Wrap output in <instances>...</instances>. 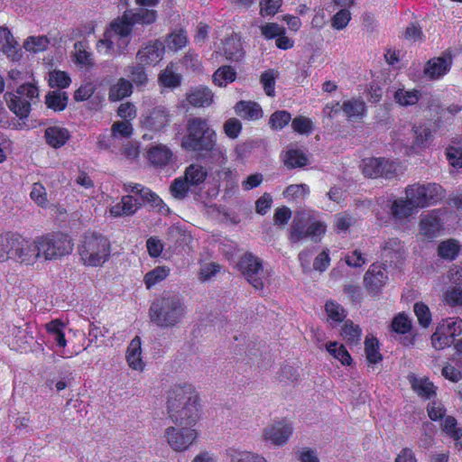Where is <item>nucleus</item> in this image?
I'll list each match as a JSON object with an SVG mask.
<instances>
[{
  "mask_svg": "<svg viewBox=\"0 0 462 462\" xmlns=\"http://www.w3.org/2000/svg\"><path fill=\"white\" fill-rule=\"evenodd\" d=\"M171 420L177 426L197 427L201 417L199 397L190 383L175 385L168 400Z\"/></svg>",
  "mask_w": 462,
  "mask_h": 462,
  "instance_id": "nucleus-1",
  "label": "nucleus"
},
{
  "mask_svg": "<svg viewBox=\"0 0 462 462\" xmlns=\"http://www.w3.org/2000/svg\"><path fill=\"white\" fill-rule=\"evenodd\" d=\"M151 321L160 328H172L181 322L186 307L178 293L165 291L156 298L149 310Z\"/></svg>",
  "mask_w": 462,
  "mask_h": 462,
  "instance_id": "nucleus-2",
  "label": "nucleus"
},
{
  "mask_svg": "<svg viewBox=\"0 0 462 462\" xmlns=\"http://www.w3.org/2000/svg\"><path fill=\"white\" fill-rule=\"evenodd\" d=\"M432 141L433 132L425 124L415 125L411 129H398L393 136V148L405 155L420 153Z\"/></svg>",
  "mask_w": 462,
  "mask_h": 462,
  "instance_id": "nucleus-3",
  "label": "nucleus"
},
{
  "mask_svg": "<svg viewBox=\"0 0 462 462\" xmlns=\"http://www.w3.org/2000/svg\"><path fill=\"white\" fill-rule=\"evenodd\" d=\"M134 24L130 19L125 18V14L111 23L103 38L97 42V52L105 56L120 54L130 42Z\"/></svg>",
  "mask_w": 462,
  "mask_h": 462,
  "instance_id": "nucleus-4",
  "label": "nucleus"
},
{
  "mask_svg": "<svg viewBox=\"0 0 462 462\" xmlns=\"http://www.w3.org/2000/svg\"><path fill=\"white\" fill-rule=\"evenodd\" d=\"M216 142L217 134L206 119L192 117L188 120L186 133L181 139L184 150L204 154V150H211Z\"/></svg>",
  "mask_w": 462,
  "mask_h": 462,
  "instance_id": "nucleus-5",
  "label": "nucleus"
},
{
  "mask_svg": "<svg viewBox=\"0 0 462 462\" xmlns=\"http://www.w3.org/2000/svg\"><path fill=\"white\" fill-rule=\"evenodd\" d=\"M80 261L85 266H102L110 256L109 241L103 236L95 233L86 234L78 245Z\"/></svg>",
  "mask_w": 462,
  "mask_h": 462,
  "instance_id": "nucleus-6",
  "label": "nucleus"
},
{
  "mask_svg": "<svg viewBox=\"0 0 462 462\" xmlns=\"http://www.w3.org/2000/svg\"><path fill=\"white\" fill-rule=\"evenodd\" d=\"M326 229L327 226L317 219L316 212L310 209L299 210L291 226L290 239L297 243L310 237L314 242H318L326 233Z\"/></svg>",
  "mask_w": 462,
  "mask_h": 462,
  "instance_id": "nucleus-7",
  "label": "nucleus"
},
{
  "mask_svg": "<svg viewBox=\"0 0 462 462\" xmlns=\"http://www.w3.org/2000/svg\"><path fill=\"white\" fill-rule=\"evenodd\" d=\"M8 108L19 118H27L31 113L32 106L39 98L38 83L34 79L21 84L14 91L5 94Z\"/></svg>",
  "mask_w": 462,
  "mask_h": 462,
  "instance_id": "nucleus-8",
  "label": "nucleus"
},
{
  "mask_svg": "<svg viewBox=\"0 0 462 462\" xmlns=\"http://www.w3.org/2000/svg\"><path fill=\"white\" fill-rule=\"evenodd\" d=\"M41 259L52 261L69 254L73 250L70 237L65 234H48L36 237Z\"/></svg>",
  "mask_w": 462,
  "mask_h": 462,
  "instance_id": "nucleus-9",
  "label": "nucleus"
},
{
  "mask_svg": "<svg viewBox=\"0 0 462 462\" xmlns=\"http://www.w3.org/2000/svg\"><path fill=\"white\" fill-rule=\"evenodd\" d=\"M199 430L194 426H170L163 431V439L169 448L178 453L189 450L198 442Z\"/></svg>",
  "mask_w": 462,
  "mask_h": 462,
  "instance_id": "nucleus-10",
  "label": "nucleus"
},
{
  "mask_svg": "<svg viewBox=\"0 0 462 462\" xmlns=\"http://www.w3.org/2000/svg\"><path fill=\"white\" fill-rule=\"evenodd\" d=\"M405 196L419 208L437 203L443 197L441 186L436 183L409 185L405 189Z\"/></svg>",
  "mask_w": 462,
  "mask_h": 462,
  "instance_id": "nucleus-11",
  "label": "nucleus"
},
{
  "mask_svg": "<svg viewBox=\"0 0 462 462\" xmlns=\"http://www.w3.org/2000/svg\"><path fill=\"white\" fill-rule=\"evenodd\" d=\"M238 268L247 282L255 289L263 288L265 273L261 260L252 254H245L238 262Z\"/></svg>",
  "mask_w": 462,
  "mask_h": 462,
  "instance_id": "nucleus-12",
  "label": "nucleus"
},
{
  "mask_svg": "<svg viewBox=\"0 0 462 462\" xmlns=\"http://www.w3.org/2000/svg\"><path fill=\"white\" fill-rule=\"evenodd\" d=\"M361 170L367 178L393 179L396 174V162L384 158H365L362 161Z\"/></svg>",
  "mask_w": 462,
  "mask_h": 462,
  "instance_id": "nucleus-13",
  "label": "nucleus"
},
{
  "mask_svg": "<svg viewBox=\"0 0 462 462\" xmlns=\"http://www.w3.org/2000/svg\"><path fill=\"white\" fill-rule=\"evenodd\" d=\"M40 253L36 237L29 239L18 235L14 263L22 266H33L39 260Z\"/></svg>",
  "mask_w": 462,
  "mask_h": 462,
  "instance_id": "nucleus-14",
  "label": "nucleus"
},
{
  "mask_svg": "<svg viewBox=\"0 0 462 462\" xmlns=\"http://www.w3.org/2000/svg\"><path fill=\"white\" fill-rule=\"evenodd\" d=\"M161 0H134L139 7L128 10L124 13L125 19H130L134 23L148 25L153 23L157 19L155 7Z\"/></svg>",
  "mask_w": 462,
  "mask_h": 462,
  "instance_id": "nucleus-15",
  "label": "nucleus"
},
{
  "mask_svg": "<svg viewBox=\"0 0 462 462\" xmlns=\"http://www.w3.org/2000/svg\"><path fill=\"white\" fill-rule=\"evenodd\" d=\"M170 122L168 110L162 106L153 107L142 114L140 117L141 127L153 134L162 132Z\"/></svg>",
  "mask_w": 462,
  "mask_h": 462,
  "instance_id": "nucleus-16",
  "label": "nucleus"
},
{
  "mask_svg": "<svg viewBox=\"0 0 462 462\" xmlns=\"http://www.w3.org/2000/svg\"><path fill=\"white\" fill-rule=\"evenodd\" d=\"M293 428L286 420L274 421L267 425L263 431V438L265 441L274 446H283L291 436Z\"/></svg>",
  "mask_w": 462,
  "mask_h": 462,
  "instance_id": "nucleus-17",
  "label": "nucleus"
},
{
  "mask_svg": "<svg viewBox=\"0 0 462 462\" xmlns=\"http://www.w3.org/2000/svg\"><path fill=\"white\" fill-rule=\"evenodd\" d=\"M65 324L59 319L51 320L46 324V330L52 341L56 344V353L63 358H71L78 356L79 351L66 349L67 340L65 338Z\"/></svg>",
  "mask_w": 462,
  "mask_h": 462,
  "instance_id": "nucleus-18",
  "label": "nucleus"
},
{
  "mask_svg": "<svg viewBox=\"0 0 462 462\" xmlns=\"http://www.w3.org/2000/svg\"><path fill=\"white\" fill-rule=\"evenodd\" d=\"M388 275L384 267L373 263L364 276V285L371 293H378L385 285Z\"/></svg>",
  "mask_w": 462,
  "mask_h": 462,
  "instance_id": "nucleus-19",
  "label": "nucleus"
},
{
  "mask_svg": "<svg viewBox=\"0 0 462 462\" xmlns=\"http://www.w3.org/2000/svg\"><path fill=\"white\" fill-rule=\"evenodd\" d=\"M442 230L443 223L439 211L433 210L421 216L420 221V234L423 237L427 239L435 238L441 234Z\"/></svg>",
  "mask_w": 462,
  "mask_h": 462,
  "instance_id": "nucleus-20",
  "label": "nucleus"
},
{
  "mask_svg": "<svg viewBox=\"0 0 462 462\" xmlns=\"http://www.w3.org/2000/svg\"><path fill=\"white\" fill-rule=\"evenodd\" d=\"M141 203L133 196L125 195L121 200L107 208L109 217L113 218L130 217L136 213L140 208Z\"/></svg>",
  "mask_w": 462,
  "mask_h": 462,
  "instance_id": "nucleus-21",
  "label": "nucleus"
},
{
  "mask_svg": "<svg viewBox=\"0 0 462 462\" xmlns=\"http://www.w3.org/2000/svg\"><path fill=\"white\" fill-rule=\"evenodd\" d=\"M164 45L161 41H153L143 47L137 52V59L142 64L155 65L161 61L164 55Z\"/></svg>",
  "mask_w": 462,
  "mask_h": 462,
  "instance_id": "nucleus-22",
  "label": "nucleus"
},
{
  "mask_svg": "<svg viewBox=\"0 0 462 462\" xmlns=\"http://www.w3.org/2000/svg\"><path fill=\"white\" fill-rule=\"evenodd\" d=\"M452 58L449 53L431 59L428 61L424 73L430 79H436L445 75L451 67Z\"/></svg>",
  "mask_w": 462,
  "mask_h": 462,
  "instance_id": "nucleus-23",
  "label": "nucleus"
},
{
  "mask_svg": "<svg viewBox=\"0 0 462 462\" xmlns=\"http://www.w3.org/2000/svg\"><path fill=\"white\" fill-rule=\"evenodd\" d=\"M186 100L194 107H206L213 104L214 94L208 87L199 86L188 91Z\"/></svg>",
  "mask_w": 462,
  "mask_h": 462,
  "instance_id": "nucleus-24",
  "label": "nucleus"
},
{
  "mask_svg": "<svg viewBox=\"0 0 462 462\" xmlns=\"http://www.w3.org/2000/svg\"><path fill=\"white\" fill-rule=\"evenodd\" d=\"M125 359L131 369L138 372L143 370L145 365L142 356V343L139 337L131 340L126 349Z\"/></svg>",
  "mask_w": 462,
  "mask_h": 462,
  "instance_id": "nucleus-25",
  "label": "nucleus"
},
{
  "mask_svg": "<svg viewBox=\"0 0 462 462\" xmlns=\"http://www.w3.org/2000/svg\"><path fill=\"white\" fill-rule=\"evenodd\" d=\"M0 51L12 60H18L21 58L16 41L11 32L3 26H0Z\"/></svg>",
  "mask_w": 462,
  "mask_h": 462,
  "instance_id": "nucleus-26",
  "label": "nucleus"
},
{
  "mask_svg": "<svg viewBox=\"0 0 462 462\" xmlns=\"http://www.w3.org/2000/svg\"><path fill=\"white\" fill-rule=\"evenodd\" d=\"M46 143L52 148L58 149L65 145L70 137L69 130L60 125L49 126L45 129Z\"/></svg>",
  "mask_w": 462,
  "mask_h": 462,
  "instance_id": "nucleus-27",
  "label": "nucleus"
},
{
  "mask_svg": "<svg viewBox=\"0 0 462 462\" xmlns=\"http://www.w3.org/2000/svg\"><path fill=\"white\" fill-rule=\"evenodd\" d=\"M181 79L177 64L171 62L159 74L158 82L163 88L173 89L181 84Z\"/></svg>",
  "mask_w": 462,
  "mask_h": 462,
  "instance_id": "nucleus-28",
  "label": "nucleus"
},
{
  "mask_svg": "<svg viewBox=\"0 0 462 462\" xmlns=\"http://www.w3.org/2000/svg\"><path fill=\"white\" fill-rule=\"evenodd\" d=\"M391 214L395 220H402L418 211L417 208L405 196V199H397L389 203Z\"/></svg>",
  "mask_w": 462,
  "mask_h": 462,
  "instance_id": "nucleus-29",
  "label": "nucleus"
},
{
  "mask_svg": "<svg viewBox=\"0 0 462 462\" xmlns=\"http://www.w3.org/2000/svg\"><path fill=\"white\" fill-rule=\"evenodd\" d=\"M237 116L247 120H257L263 117V112L259 104L253 101H239L235 106Z\"/></svg>",
  "mask_w": 462,
  "mask_h": 462,
  "instance_id": "nucleus-30",
  "label": "nucleus"
},
{
  "mask_svg": "<svg viewBox=\"0 0 462 462\" xmlns=\"http://www.w3.org/2000/svg\"><path fill=\"white\" fill-rule=\"evenodd\" d=\"M171 274V268L166 265H158L147 272L143 276V284L147 290H152L164 282Z\"/></svg>",
  "mask_w": 462,
  "mask_h": 462,
  "instance_id": "nucleus-31",
  "label": "nucleus"
},
{
  "mask_svg": "<svg viewBox=\"0 0 462 462\" xmlns=\"http://www.w3.org/2000/svg\"><path fill=\"white\" fill-rule=\"evenodd\" d=\"M17 238V234H4L0 236V263L14 261Z\"/></svg>",
  "mask_w": 462,
  "mask_h": 462,
  "instance_id": "nucleus-32",
  "label": "nucleus"
},
{
  "mask_svg": "<svg viewBox=\"0 0 462 462\" xmlns=\"http://www.w3.org/2000/svg\"><path fill=\"white\" fill-rule=\"evenodd\" d=\"M226 455L230 462H268L263 455L239 448H228Z\"/></svg>",
  "mask_w": 462,
  "mask_h": 462,
  "instance_id": "nucleus-33",
  "label": "nucleus"
},
{
  "mask_svg": "<svg viewBox=\"0 0 462 462\" xmlns=\"http://www.w3.org/2000/svg\"><path fill=\"white\" fill-rule=\"evenodd\" d=\"M183 176L193 188H198L205 182L208 177V170L205 166L194 162L185 169Z\"/></svg>",
  "mask_w": 462,
  "mask_h": 462,
  "instance_id": "nucleus-34",
  "label": "nucleus"
},
{
  "mask_svg": "<svg viewBox=\"0 0 462 462\" xmlns=\"http://www.w3.org/2000/svg\"><path fill=\"white\" fill-rule=\"evenodd\" d=\"M341 109L348 120L356 122L363 118L365 114V103L358 98L346 100L341 106Z\"/></svg>",
  "mask_w": 462,
  "mask_h": 462,
  "instance_id": "nucleus-35",
  "label": "nucleus"
},
{
  "mask_svg": "<svg viewBox=\"0 0 462 462\" xmlns=\"http://www.w3.org/2000/svg\"><path fill=\"white\" fill-rule=\"evenodd\" d=\"M172 152L164 144H156L148 151V160L155 166H164L171 161Z\"/></svg>",
  "mask_w": 462,
  "mask_h": 462,
  "instance_id": "nucleus-36",
  "label": "nucleus"
},
{
  "mask_svg": "<svg viewBox=\"0 0 462 462\" xmlns=\"http://www.w3.org/2000/svg\"><path fill=\"white\" fill-rule=\"evenodd\" d=\"M441 333L444 332L453 341L456 337L462 334V319L459 318H447L437 327Z\"/></svg>",
  "mask_w": 462,
  "mask_h": 462,
  "instance_id": "nucleus-37",
  "label": "nucleus"
},
{
  "mask_svg": "<svg viewBox=\"0 0 462 462\" xmlns=\"http://www.w3.org/2000/svg\"><path fill=\"white\" fill-rule=\"evenodd\" d=\"M133 92V86L130 81L120 79L115 85L110 88L109 99L111 101H118L129 97Z\"/></svg>",
  "mask_w": 462,
  "mask_h": 462,
  "instance_id": "nucleus-38",
  "label": "nucleus"
},
{
  "mask_svg": "<svg viewBox=\"0 0 462 462\" xmlns=\"http://www.w3.org/2000/svg\"><path fill=\"white\" fill-rule=\"evenodd\" d=\"M223 51L227 60L234 61L241 60L244 56L242 43L240 40L236 37L228 38L225 41Z\"/></svg>",
  "mask_w": 462,
  "mask_h": 462,
  "instance_id": "nucleus-39",
  "label": "nucleus"
},
{
  "mask_svg": "<svg viewBox=\"0 0 462 462\" xmlns=\"http://www.w3.org/2000/svg\"><path fill=\"white\" fill-rule=\"evenodd\" d=\"M50 40L45 35L29 36L23 42V47L26 51L37 53L47 50Z\"/></svg>",
  "mask_w": 462,
  "mask_h": 462,
  "instance_id": "nucleus-40",
  "label": "nucleus"
},
{
  "mask_svg": "<svg viewBox=\"0 0 462 462\" xmlns=\"http://www.w3.org/2000/svg\"><path fill=\"white\" fill-rule=\"evenodd\" d=\"M327 351L337 360L344 365H349L352 358L346 347L337 341L328 342L326 344Z\"/></svg>",
  "mask_w": 462,
  "mask_h": 462,
  "instance_id": "nucleus-41",
  "label": "nucleus"
},
{
  "mask_svg": "<svg viewBox=\"0 0 462 462\" xmlns=\"http://www.w3.org/2000/svg\"><path fill=\"white\" fill-rule=\"evenodd\" d=\"M236 79V70L230 66H222L213 74V82L218 87H226Z\"/></svg>",
  "mask_w": 462,
  "mask_h": 462,
  "instance_id": "nucleus-42",
  "label": "nucleus"
},
{
  "mask_svg": "<svg viewBox=\"0 0 462 462\" xmlns=\"http://www.w3.org/2000/svg\"><path fill=\"white\" fill-rule=\"evenodd\" d=\"M413 390L421 397L430 398L435 394V386L426 377H412L411 380Z\"/></svg>",
  "mask_w": 462,
  "mask_h": 462,
  "instance_id": "nucleus-43",
  "label": "nucleus"
},
{
  "mask_svg": "<svg viewBox=\"0 0 462 462\" xmlns=\"http://www.w3.org/2000/svg\"><path fill=\"white\" fill-rule=\"evenodd\" d=\"M394 100L402 106H408L415 105L420 97V93L416 89L406 90L404 88H399L394 93Z\"/></svg>",
  "mask_w": 462,
  "mask_h": 462,
  "instance_id": "nucleus-44",
  "label": "nucleus"
},
{
  "mask_svg": "<svg viewBox=\"0 0 462 462\" xmlns=\"http://www.w3.org/2000/svg\"><path fill=\"white\" fill-rule=\"evenodd\" d=\"M310 193V187L307 184L289 185L282 192L283 198L287 200H302Z\"/></svg>",
  "mask_w": 462,
  "mask_h": 462,
  "instance_id": "nucleus-45",
  "label": "nucleus"
},
{
  "mask_svg": "<svg viewBox=\"0 0 462 462\" xmlns=\"http://www.w3.org/2000/svg\"><path fill=\"white\" fill-rule=\"evenodd\" d=\"M325 310L328 315V320L331 324H338L342 322L346 317L344 308L333 300L327 301Z\"/></svg>",
  "mask_w": 462,
  "mask_h": 462,
  "instance_id": "nucleus-46",
  "label": "nucleus"
},
{
  "mask_svg": "<svg viewBox=\"0 0 462 462\" xmlns=\"http://www.w3.org/2000/svg\"><path fill=\"white\" fill-rule=\"evenodd\" d=\"M362 331L358 325L346 320L342 328L341 336L348 343L356 345L361 340Z\"/></svg>",
  "mask_w": 462,
  "mask_h": 462,
  "instance_id": "nucleus-47",
  "label": "nucleus"
},
{
  "mask_svg": "<svg viewBox=\"0 0 462 462\" xmlns=\"http://www.w3.org/2000/svg\"><path fill=\"white\" fill-rule=\"evenodd\" d=\"M193 188L184 176L176 178L170 186L171 194L177 199H183L187 197L190 189Z\"/></svg>",
  "mask_w": 462,
  "mask_h": 462,
  "instance_id": "nucleus-48",
  "label": "nucleus"
},
{
  "mask_svg": "<svg viewBox=\"0 0 462 462\" xmlns=\"http://www.w3.org/2000/svg\"><path fill=\"white\" fill-rule=\"evenodd\" d=\"M68 96L66 93L52 91L45 97L47 106L54 111H62L67 106Z\"/></svg>",
  "mask_w": 462,
  "mask_h": 462,
  "instance_id": "nucleus-49",
  "label": "nucleus"
},
{
  "mask_svg": "<svg viewBox=\"0 0 462 462\" xmlns=\"http://www.w3.org/2000/svg\"><path fill=\"white\" fill-rule=\"evenodd\" d=\"M284 163L289 168L302 167L308 163V158L301 150L290 149L286 152Z\"/></svg>",
  "mask_w": 462,
  "mask_h": 462,
  "instance_id": "nucleus-50",
  "label": "nucleus"
},
{
  "mask_svg": "<svg viewBox=\"0 0 462 462\" xmlns=\"http://www.w3.org/2000/svg\"><path fill=\"white\" fill-rule=\"evenodd\" d=\"M88 49V46L86 42H78L74 44V57L76 63L85 67L92 65L91 53Z\"/></svg>",
  "mask_w": 462,
  "mask_h": 462,
  "instance_id": "nucleus-51",
  "label": "nucleus"
},
{
  "mask_svg": "<svg viewBox=\"0 0 462 462\" xmlns=\"http://www.w3.org/2000/svg\"><path fill=\"white\" fill-rule=\"evenodd\" d=\"M459 252V245L454 239H448L439 244L438 254L443 259L453 260Z\"/></svg>",
  "mask_w": 462,
  "mask_h": 462,
  "instance_id": "nucleus-52",
  "label": "nucleus"
},
{
  "mask_svg": "<svg viewBox=\"0 0 462 462\" xmlns=\"http://www.w3.org/2000/svg\"><path fill=\"white\" fill-rule=\"evenodd\" d=\"M134 134V127L130 121H116L111 126V136L113 139L130 138Z\"/></svg>",
  "mask_w": 462,
  "mask_h": 462,
  "instance_id": "nucleus-53",
  "label": "nucleus"
},
{
  "mask_svg": "<svg viewBox=\"0 0 462 462\" xmlns=\"http://www.w3.org/2000/svg\"><path fill=\"white\" fill-rule=\"evenodd\" d=\"M365 351L366 359L370 364H377L382 360V355L379 352L378 340L374 337H366L365 341Z\"/></svg>",
  "mask_w": 462,
  "mask_h": 462,
  "instance_id": "nucleus-54",
  "label": "nucleus"
},
{
  "mask_svg": "<svg viewBox=\"0 0 462 462\" xmlns=\"http://www.w3.org/2000/svg\"><path fill=\"white\" fill-rule=\"evenodd\" d=\"M291 121V115L286 110L273 113L269 119V125L274 131L283 129Z\"/></svg>",
  "mask_w": 462,
  "mask_h": 462,
  "instance_id": "nucleus-55",
  "label": "nucleus"
},
{
  "mask_svg": "<svg viewBox=\"0 0 462 462\" xmlns=\"http://www.w3.org/2000/svg\"><path fill=\"white\" fill-rule=\"evenodd\" d=\"M48 82L51 88H66L70 85L71 79L67 72L54 69L50 71Z\"/></svg>",
  "mask_w": 462,
  "mask_h": 462,
  "instance_id": "nucleus-56",
  "label": "nucleus"
},
{
  "mask_svg": "<svg viewBox=\"0 0 462 462\" xmlns=\"http://www.w3.org/2000/svg\"><path fill=\"white\" fill-rule=\"evenodd\" d=\"M441 427L442 431L452 439L458 440L462 438V428L457 425V421L454 417H445Z\"/></svg>",
  "mask_w": 462,
  "mask_h": 462,
  "instance_id": "nucleus-57",
  "label": "nucleus"
},
{
  "mask_svg": "<svg viewBox=\"0 0 462 462\" xmlns=\"http://www.w3.org/2000/svg\"><path fill=\"white\" fill-rule=\"evenodd\" d=\"M352 19L351 12L345 8L339 9L331 18V27L335 30H344Z\"/></svg>",
  "mask_w": 462,
  "mask_h": 462,
  "instance_id": "nucleus-58",
  "label": "nucleus"
},
{
  "mask_svg": "<svg viewBox=\"0 0 462 462\" xmlns=\"http://www.w3.org/2000/svg\"><path fill=\"white\" fill-rule=\"evenodd\" d=\"M291 127L300 134L309 135L313 131V122L309 117L299 116L291 120Z\"/></svg>",
  "mask_w": 462,
  "mask_h": 462,
  "instance_id": "nucleus-59",
  "label": "nucleus"
},
{
  "mask_svg": "<svg viewBox=\"0 0 462 462\" xmlns=\"http://www.w3.org/2000/svg\"><path fill=\"white\" fill-rule=\"evenodd\" d=\"M142 199L143 201L150 203L152 207L156 208L162 214H167L170 211V208L163 200L148 188L143 191Z\"/></svg>",
  "mask_w": 462,
  "mask_h": 462,
  "instance_id": "nucleus-60",
  "label": "nucleus"
},
{
  "mask_svg": "<svg viewBox=\"0 0 462 462\" xmlns=\"http://www.w3.org/2000/svg\"><path fill=\"white\" fill-rule=\"evenodd\" d=\"M413 310L419 324L423 328H428L431 323V313L429 307L423 302H417L414 304Z\"/></svg>",
  "mask_w": 462,
  "mask_h": 462,
  "instance_id": "nucleus-61",
  "label": "nucleus"
},
{
  "mask_svg": "<svg viewBox=\"0 0 462 462\" xmlns=\"http://www.w3.org/2000/svg\"><path fill=\"white\" fill-rule=\"evenodd\" d=\"M30 197L42 208H46L49 204L46 189L41 183H34L32 185Z\"/></svg>",
  "mask_w": 462,
  "mask_h": 462,
  "instance_id": "nucleus-62",
  "label": "nucleus"
},
{
  "mask_svg": "<svg viewBox=\"0 0 462 462\" xmlns=\"http://www.w3.org/2000/svg\"><path fill=\"white\" fill-rule=\"evenodd\" d=\"M411 328V322L409 317L404 313H399L394 317L392 322V328L399 334L407 333Z\"/></svg>",
  "mask_w": 462,
  "mask_h": 462,
  "instance_id": "nucleus-63",
  "label": "nucleus"
},
{
  "mask_svg": "<svg viewBox=\"0 0 462 462\" xmlns=\"http://www.w3.org/2000/svg\"><path fill=\"white\" fill-rule=\"evenodd\" d=\"M444 301L449 306H462V287L453 286L444 293Z\"/></svg>",
  "mask_w": 462,
  "mask_h": 462,
  "instance_id": "nucleus-64",
  "label": "nucleus"
}]
</instances>
